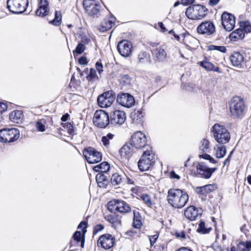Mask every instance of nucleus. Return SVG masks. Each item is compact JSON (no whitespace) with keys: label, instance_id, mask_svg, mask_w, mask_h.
I'll return each mask as SVG.
<instances>
[{"label":"nucleus","instance_id":"obj_1","mask_svg":"<svg viewBox=\"0 0 251 251\" xmlns=\"http://www.w3.org/2000/svg\"><path fill=\"white\" fill-rule=\"evenodd\" d=\"M167 200L171 206L175 208H182L187 203L189 196L185 191L179 189H170Z\"/></svg>","mask_w":251,"mask_h":251},{"label":"nucleus","instance_id":"obj_2","mask_svg":"<svg viewBox=\"0 0 251 251\" xmlns=\"http://www.w3.org/2000/svg\"><path fill=\"white\" fill-rule=\"evenodd\" d=\"M212 132L215 140L219 144L227 143L230 139V135L226 127L219 124H215L212 128Z\"/></svg>","mask_w":251,"mask_h":251},{"label":"nucleus","instance_id":"obj_3","mask_svg":"<svg viewBox=\"0 0 251 251\" xmlns=\"http://www.w3.org/2000/svg\"><path fill=\"white\" fill-rule=\"evenodd\" d=\"M155 161V156L153 153L151 147H149L143 152L140 159L138 163V166L141 171H146L152 166Z\"/></svg>","mask_w":251,"mask_h":251},{"label":"nucleus","instance_id":"obj_4","mask_svg":"<svg viewBox=\"0 0 251 251\" xmlns=\"http://www.w3.org/2000/svg\"><path fill=\"white\" fill-rule=\"evenodd\" d=\"M206 11L207 9L205 6L197 4L188 7L185 14L189 19L197 20L204 17L206 14Z\"/></svg>","mask_w":251,"mask_h":251},{"label":"nucleus","instance_id":"obj_5","mask_svg":"<svg viewBox=\"0 0 251 251\" xmlns=\"http://www.w3.org/2000/svg\"><path fill=\"white\" fill-rule=\"evenodd\" d=\"M245 109L244 102L239 97H235L231 99L229 103V109L232 116H242L244 113Z\"/></svg>","mask_w":251,"mask_h":251},{"label":"nucleus","instance_id":"obj_6","mask_svg":"<svg viewBox=\"0 0 251 251\" xmlns=\"http://www.w3.org/2000/svg\"><path fill=\"white\" fill-rule=\"evenodd\" d=\"M20 137L19 130L15 128H3L0 130V142H13Z\"/></svg>","mask_w":251,"mask_h":251},{"label":"nucleus","instance_id":"obj_7","mask_svg":"<svg viewBox=\"0 0 251 251\" xmlns=\"http://www.w3.org/2000/svg\"><path fill=\"white\" fill-rule=\"evenodd\" d=\"M28 5V0H7L9 10L13 13L21 14L25 12Z\"/></svg>","mask_w":251,"mask_h":251},{"label":"nucleus","instance_id":"obj_8","mask_svg":"<svg viewBox=\"0 0 251 251\" xmlns=\"http://www.w3.org/2000/svg\"><path fill=\"white\" fill-rule=\"evenodd\" d=\"M108 209L111 212L116 211L126 213L130 211L131 208L129 205L124 201L114 200L108 203Z\"/></svg>","mask_w":251,"mask_h":251},{"label":"nucleus","instance_id":"obj_9","mask_svg":"<svg viewBox=\"0 0 251 251\" xmlns=\"http://www.w3.org/2000/svg\"><path fill=\"white\" fill-rule=\"evenodd\" d=\"M110 122L108 114L102 110L96 111L93 117V123L95 126L100 128L105 127Z\"/></svg>","mask_w":251,"mask_h":251},{"label":"nucleus","instance_id":"obj_10","mask_svg":"<svg viewBox=\"0 0 251 251\" xmlns=\"http://www.w3.org/2000/svg\"><path fill=\"white\" fill-rule=\"evenodd\" d=\"M83 154L88 163L90 164L97 163L102 159L101 152L91 147L85 149L83 151Z\"/></svg>","mask_w":251,"mask_h":251},{"label":"nucleus","instance_id":"obj_11","mask_svg":"<svg viewBox=\"0 0 251 251\" xmlns=\"http://www.w3.org/2000/svg\"><path fill=\"white\" fill-rule=\"evenodd\" d=\"M115 99V97L113 94V92L107 91L98 97V104L101 107H107L113 103Z\"/></svg>","mask_w":251,"mask_h":251},{"label":"nucleus","instance_id":"obj_12","mask_svg":"<svg viewBox=\"0 0 251 251\" xmlns=\"http://www.w3.org/2000/svg\"><path fill=\"white\" fill-rule=\"evenodd\" d=\"M147 141L146 136L141 131L134 132L131 138V144L137 149L144 147L147 144Z\"/></svg>","mask_w":251,"mask_h":251},{"label":"nucleus","instance_id":"obj_13","mask_svg":"<svg viewBox=\"0 0 251 251\" xmlns=\"http://www.w3.org/2000/svg\"><path fill=\"white\" fill-rule=\"evenodd\" d=\"M222 25L227 31H231L235 25V17L231 14L224 12L221 16Z\"/></svg>","mask_w":251,"mask_h":251},{"label":"nucleus","instance_id":"obj_14","mask_svg":"<svg viewBox=\"0 0 251 251\" xmlns=\"http://www.w3.org/2000/svg\"><path fill=\"white\" fill-rule=\"evenodd\" d=\"M115 242V237L110 234H105L100 236L98 240L97 244L105 250L112 248Z\"/></svg>","mask_w":251,"mask_h":251},{"label":"nucleus","instance_id":"obj_15","mask_svg":"<svg viewBox=\"0 0 251 251\" xmlns=\"http://www.w3.org/2000/svg\"><path fill=\"white\" fill-rule=\"evenodd\" d=\"M132 47V44L130 41L123 40L118 44L117 50L122 56L127 57L131 54Z\"/></svg>","mask_w":251,"mask_h":251},{"label":"nucleus","instance_id":"obj_16","mask_svg":"<svg viewBox=\"0 0 251 251\" xmlns=\"http://www.w3.org/2000/svg\"><path fill=\"white\" fill-rule=\"evenodd\" d=\"M83 6L87 13L90 15H95L99 13L101 6L94 0H84Z\"/></svg>","mask_w":251,"mask_h":251},{"label":"nucleus","instance_id":"obj_17","mask_svg":"<svg viewBox=\"0 0 251 251\" xmlns=\"http://www.w3.org/2000/svg\"><path fill=\"white\" fill-rule=\"evenodd\" d=\"M117 101L120 105L126 108H130L135 104L134 97L128 93L119 94Z\"/></svg>","mask_w":251,"mask_h":251},{"label":"nucleus","instance_id":"obj_18","mask_svg":"<svg viewBox=\"0 0 251 251\" xmlns=\"http://www.w3.org/2000/svg\"><path fill=\"white\" fill-rule=\"evenodd\" d=\"M197 31L199 33L210 35L215 32V27L212 22L206 21L198 26Z\"/></svg>","mask_w":251,"mask_h":251},{"label":"nucleus","instance_id":"obj_19","mask_svg":"<svg viewBox=\"0 0 251 251\" xmlns=\"http://www.w3.org/2000/svg\"><path fill=\"white\" fill-rule=\"evenodd\" d=\"M197 173L203 178H209L212 174L217 170V168H210L203 163H199L196 167Z\"/></svg>","mask_w":251,"mask_h":251},{"label":"nucleus","instance_id":"obj_20","mask_svg":"<svg viewBox=\"0 0 251 251\" xmlns=\"http://www.w3.org/2000/svg\"><path fill=\"white\" fill-rule=\"evenodd\" d=\"M126 119V113L123 111L115 110L110 115V121L113 125H121Z\"/></svg>","mask_w":251,"mask_h":251},{"label":"nucleus","instance_id":"obj_21","mask_svg":"<svg viewBox=\"0 0 251 251\" xmlns=\"http://www.w3.org/2000/svg\"><path fill=\"white\" fill-rule=\"evenodd\" d=\"M201 210L198 209L193 205L188 207L184 211L185 216L191 221L195 220L201 215Z\"/></svg>","mask_w":251,"mask_h":251},{"label":"nucleus","instance_id":"obj_22","mask_svg":"<svg viewBox=\"0 0 251 251\" xmlns=\"http://www.w3.org/2000/svg\"><path fill=\"white\" fill-rule=\"evenodd\" d=\"M49 3L47 0H40L39 8L36 11V14L43 17L47 15L49 12Z\"/></svg>","mask_w":251,"mask_h":251},{"label":"nucleus","instance_id":"obj_23","mask_svg":"<svg viewBox=\"0 0 251 251\" xmlns=\"http://www.w3.org/2000/svg\"><path fill=\"white\" fill-rule=\"evenodd\" d=\"M145 114L141 109H134L130 113V118L133 123L140 124L143 122Z\"/></svg>","mask_w":251,"mask_h":251},{"label":"nucleus","instance_id":"obj_24","mask_svg":"<svg viewBox=\"0 0 251 251\" xmlns=\"http://www.w3.org/2000/svg\"><path fill=\"white\" fill-rule=\"evenodd\" d=\"M226 148L223 145H216L213 148V154L217 158H221L226 154Z\"/></svg>","mask_w":251,"mask_h":251},{"label":"nucleus","instance_id":"obj_25","mask_svg":"<svg viewBox=\"0 0 251 251\" xmlns=\"http://www.w3.org/2000/svg\"><path fill=\"white\" fill-rule=\"evenodd\" d=\"M230 59L233 66H239L243 63L244 57L239 52H235L230 56Z\"/></svg>","mask_w":251,"mask_h":251},{"label":"nucleus","instance_id":"obj_26","mask_svg":"<svg viewBox=\"0 0 251 251\" xmlns=\"http://www.w3.org/2000/svg\"><path fill=\"white\" fill-rule=\"evenodd\" d=\"M182 36L183 38L182 43L187 47H191L193 45H197L198 42L196 38L187 33L183 34Z\"/></svg>","mask_w":251,"mask_h":251},{"label":"nucleus","instance_id":"obj_27","mask_svg":"<svg viewBox=\"0 0 251 251\" xmlns=\"http://www.w3.org/2000/svg\"><path fill=\"white\" fill-rule=\"evenodd\" d=\"M132 151L130 147L127 145H124L120 150V153L123 159H127L131 155Z\"/></svg>","mask_w":251,"mask_h":251},{"label":"nucleus","instance_id":"obj_28","mask_svg":"<svg viewBox=\"0 0 251 251\" xmlns=\"http://www.w3.org/2000/svg\"><path fill=\"white\" fill-rule=\"evenodd\" d=\"M115 25V23L112 20H104L99 26V30L101 32H104L111 29Z\"/></svg>","mask_w":251,"mask_h":251},{"label":"nucleus","instance_id":"obj_29","mask_svg":"<svg viewBox=\"0 0 251 251\" xmlns=\"http://www.w3.org/2000/svg\"><path fill=\"white\" fill-rule=\"evenodd\" d=\"M199 64L201 66L207 71H214L218 73L220 72V69L219 67H215L213 64L208 61H203L200 62Z\"/></svg>","mask_w":251,"mask_h":251},{"label":"nucleus","instance_id":"obj_30","mask_svg":"<svg viewBox=\"0 0 251 251\" xmlns=\"http://www.w3.org/2000/svg\"><path fill=\"white\" fill-rule=\"evenodd\" d=\"M23 115L20 110H14L9 115V119L13 122L18 123L22 119Z\"/></svg>","mask_w":251,"mask_h":251},{"label":"nucleus","instance_id":"obj_31","mask_svg":"<svg viewBox=\"0 0 251 251\" xmlns=\"http://www.w3.org/2000/svg\"><path fill=\"white\" fill-rule=\"evenodd\" d=\"M245 36V32L241 27L232 32L230 34V38L231 40L236 41L243 39Z\"/></svg>","mask_w":251,"mask_h":251},{"label":"nucleus","instance_id":"obj_32","mask_svg":"<svg viewBox=\"0 0 251 251\" xmlns=\"http://www.w3.org/2000/svg\"><path fill=\"white\" fill-rule=\"evenodd\" d=\"M110 169L109 164L106 162H103L99 165L95 166L93 170L96 172L106 173Z\"/></svg>","mask_w":251,"mask_h":251},{"label":"nucleus","instance_id":"obj_33","mask_svg":"<svg viewBox=\"0 0 251 251\" xmlns=\"http://www.w3.org/2000/svg\"><path fill=\"white\" fill-rule=\"evenodd\" d=\"M153 54L158 60L164 59L167 56V53L162 47L157 48L154 50Z\"/></svg>","mask_w":251,"mask_h":251},{"label":"nucleus","instance_id":"obj_34","mask_svg":"<svg viewBox=\"0 0 251 251\" xmlns=\"http://www.w3.org/2000/svg\"><path fill=\"white\" fill-rule=\"evenodd\" d=\"M83 234L80 231H77L73 235V238L75 241L78 243L80 242L81 248H83L84 245V236Z\"/></svg>","mask_w":251,"mask_h":251},{"label":"nucleus","instance_id":"obj_35","mask_svg":"<svg viewBox=\"0 0 251 251\" xmlns=\"http://www.w3.org/2000/svg\"><path fill=\"white\" fill-rule=\"evenodd\" d=\"M239 251H250L251 249V242H241L237 245Z\"/></svg>","mask_w":251,"mask_h":251},{"label":"nucleus","instance_id":"obj_36","mask_svg":"<svg viewBox=\"0 0 251 251\" xmlns=\"http://www.w3.org/2000/svg\"><path fill=\"white\" fill-rule=\"evenodd\" d=\"M62 15L60 11H56L55 13V17L53 20L50 21L49 23L55 26H58L61 23Z\"/></svg>","mask_w":251,"mask_h":251},{"label":"nucleus","instance_id":"obj_37","mask_svg":"<svg viewBox=\"0 0 251 251\" xmlns=\"http://www.w3.org/2000/svg\"><path fill=\"white\" fill-rule=\"evenodd\" d=\"M142 226L141 217L138 213L134 212L133 226L136 228H140Z\"/></svg>","mask_w":251,"mask_h":251},{"label":"nucleus","instance_id":"obj_38","mask_svg":"<svg viewBox=\"0 0 251 251\" xmlns=\"http://www.w3.org/2000/svg\"><path fill=\"white\" fill-rule=\"evenodd\" d=\"M123 177L122 176L118 173H115L112 175L111 178V183L115 185L120 184L122 181Z\"/></svg>","mask_w":251,"mask_h":251},{"label":"nucleus","instance_id":"obj_39","mask_svg":"<svg viewBox=\"0 0 251 251\" xmlns=\"http://www.w3.org/2000/svg\"><path fill=\"white\" fill-rule=\"evenodd\" d=\"M115 136L114 134L112 133H108L106 136H104L101 138V142L104 146H108L110 144V141L112 140Z\"/></svg>","mask_w":251,"mask_h":251},{"label":"nucleus","instance_id":"obj_40","mask_svg":"<svg viewBox=\"0 0 251 251\" xmlns=\"http://www.w3.org/2000/svg\"><path fill=\"white\" fill-rule=\"evenodd\" d=\"M200 150L202 152H206L208 151L209 149V142L207 139H203L201 141V144L200 146Z\"/></svg>","mask_w":251,"mask_h":251},{"label":"nucleus","instance_id":"obj_41","mask_svg":"<svg viewBox=\"0 0 251 251\" xmlns=\"http://www.w3.org/2000/svg\"><path fill=\"white\" fill-rule=\"evenodd\" d=\"M210 229L211 228H206L205 227V223L202 221H201L197 230L200 233H206L209 232Z\"/></svg>","mask_w":251,"mask_h":251},{"label":"nucleus","instance_id":"obj_42","mask_svg":"<svg viewBox=\"0 0 251 251\" xmlns=\"http://www.w3.org/2000/svg\"><path fill=\"white\" fill-rule=\"evenodd\" d=\"M141 199L148 206L151 207L152 205L151 197L148 194H142L141 196Z\"/></svg>","mask_w":251,"mask_h":251},{"label":"nucleus","instance_id":"obj_43","mask_svg":"<svg viewBox=\"0 0 251 251\" xmlns=\"http://www.w3.org/2000/svg\"><path fill=\"white\" fill-rule=\"evenodd\" d=\"M241 28L243 29V31L247 33L251 32V25L249 21H246L241 23Z\"/></svg>","mask_w":251,"mask_h":251},{"label":"nucleus","instance_id":"obj_44","mask_svg":"<svg viewBox=\"0 0 251 251\" xmlns=\"http://www.w3.org/2000/svg\"><path fill=\"white\" fill-rule=\"evenodd\" d=\"M209 50H217L221 52L225 53L226 51V49L225 46H219L215 45H211L209 47Z\"/></svg>","mask_w":251,"mask_h":251},{"label":"nucleus","instance_id":"obj_45","mask_svg":"<svg viewBox=\"0 0 251 251\" xmlns=\"http://www.w3.org/2000/svg\"><path fill=\"white\" fill-rule=\"evenodd\" d=\"M149 55L145 52L140 53L138 56V60L140 63L147 62L149 60Z\"/></svg>","mask_w":251,"mask_h":251},{"label":"nucleus","instance_id":"obj_46","mask_svg":"<svg viewBox=\"0 0 251 251\" xmlns=\"http://www.w3.org/2000/svg\"><path fill=\"white\" fill-rule=\"evenodd\" d=\"M36 128L39 131L44 132L45 131V121L40 120L36 123Z\"/></svg>","mask_w":251,"mask_h":251},{"label":"nucleus","instance_id":"obj_47","mask_svg":"<svg viewBox=\"0 0 251 251\" xmlns=\"http://www.w3.org/2000/svg\"><path fill=\"white\" fill-rule=\"evenodd\" d=\"M85 50V47L82 43H79L76 47L75 50L73 51L74 53H76L78 54L82 53Z\"/></svg>","mask_w":251,"mask_h":251},{"label":"nucleus","instance_id":"obj_48","mask_svg":"<svg viewBox=\"0 0 251 251\" xmlns=\"http://www.w3.org/2000/svg\"><path fill=\"white\" fill-rule=\"evenodd\" d=\"M158 236L159 234L157 232H156V234L154 235L148 236L151 246H153L154 244L156 241L158 239Z\"/></svg>","mask_w":251,"mask_h":251},{"label":"nucleus","instance_id":"obj_49","mask_svg":"<svg viewBox=\"0 0 251 251\" xmlns=\"http://www.w3.org/2000/svg\"><path fill=\"white\" fill-rule=\"evenodd\" d=\"M96 76V72L95 69H91L90 70V73L87 76V79L88 80H91L95 78Z\"/></svg>","mask_w":251,"mask_h":251},{"label":"nucleus","instance_id":"obj_50","mask_svg":"<svg viewBox=\"0 0 251 251\" xmlns=\"http://www.w3.org/2000/svg\"><path fill=\"white\" fill-rule=\"evenodd\" d=\"M87 223L85 221L81 222L78 226V228L82 229V231L83 234L86 232V228L87 227Z\"/></svg>","mask_w":251,"mask_h":251},{"label":"nucleus","instance_id":"obj_51","mask_svg":"<svg viewBox=\"0 0 251 251\" xmlns=\"http://www.w3.org/2000/svg\"><path fill=\"white\" fill-rule=\"evenodd\" d=\"M7 104L3 102H0V120L1 118V114L7 110Z\"/></svg>","mask_w":251,"mask_h":251},{"label":"nucleus","instance_id":"obj_52","mask_svg":"<svg viewBox=\"0 0 251 251\" xmlns=\"http://www.w3.org/2000/svg\"><path fill=\"white\" fill-rule=\"evenodd\" d=\"M170 177L171 179L179 180L181 178L180 176L176 173L174 171H172L170 173Z\"/></svg>","mask_w":251,"mask_h":251},{"label":"nucleus","instance_id":"obj_53","mask_svg":"<svg viewBox=\"0 0 251 251\" xmlns=\"http://www.w3.org/2000/svg\"><path fill=\"white\" fill-rule=\"evenodd\" d=\"M205 190V194L210 193L214 190V186L212 184H208L203 186Z\"/></svg>","mask_w":251,"mask_h":251},{"label":"nucleus","instance_id":"obj_54","mask_svg":"<svg viewBox=\"0 0 251 251\" xmlns=\"http://www.w3.org/2000/svg\"><path fill=\"white\" fill-rule=\"evenodd\" d=\"M104 227L102 225H98L96 226H95L94 230H93V233L94 234H97L98 232L101 231L103 229Z\"/></svg>","mask_w":251,"mask_h":251},{"label":"nucleus","instance_id":"obj_55","mask_svg":"<svg viewBox=\"0 0 251 251\" xmlns=\"http://www.w3.org/2000/svg\"><path fill=\"white\" fill-rule=\"evenodd\" d=\"M196 192L198 194H199L201 195H205V190L204 189V186L197 187L196 188Z\"/></svg>","mask_w":251,"mask_h":251},{"label":"nucleus","instance_id":"obj_56","mask_svg":"<svg viewBox=\"0 0 251 251\" xmlns=\"http://www.w3.org/2000/svg\"><path fill=\"white\" fill-rule=\"evenodd\" d=\"M96 67L100 74L103 72V67L101 63L98 62H97L96 64Z\"/></svg>","mask_w":251,"mask_h":251},{"label":"nucleus","instance_id":"obj_57","mask_svg":"<svg viewBox=\"0 0 251 251\" xmlns=\"http://www.w3.org/2000/svg\"><path fill=\"white\" fill-rule=\"evenodd\" d=\"M120 81L121 83H122L123 82L126 84H128L130 83V79L129 78L128 76L127 75H125L124 77H123L121 79Z\"/></svg>","mask_w":251,"mask_h":251},{"label":"nucleus","instance_id":"obj_58","mask_svg":"<svg viewBox=\"0 0 251 251\" xmlns=\"http://www.w3.org/2000/svg\"><path fill=\"white\" fill-rule=\"evenodd\" d=\"M78 62L81 65H86L87 64V61L85 57H81L79 59Z\"/></svg>","mask_w":251,"mask_h":251},{"label":"nucleus","instance_id":"obj_59","mask_svg":"<svg viewBox=\"0 0 251 251\" xmlns=\"http://www.w3.org/2000/svg\"><path fill=\"white\" fill-rule=\"evenodd\" d=\"M96 180L99 182V181H101L105 179L104 176L102 174H98L96 176Z\"/></svg>","mask_w":251,"mask_h":251},{"label":"nucleus","instance_id":"obj_60","mask_svg":"<svg viewBox=\"0 0 251 251\" xmlns=\"http://www.w3.org/2000/svg\"><path fill=\"white\" fill-rule=\"evenodd\" d=\"M194 0H181V3L185 5L192 4Z\"/></svg>","mask_w":251,"mask_h":251},{"label":"nucleus","instance_id":"obj_61","mask_svg":"<svg viewBox=\"0 0 251 251\" xmlns=\"http://www.w3.org/2000/svg\"><path fill=\"white\" fill-rule=\"evenodd\" d=\"M176 236L178 237H180L181 238L184 239L186 237L185 234V233L183 231H181V232H177V233H176Z\"/></svg>","mask_w":251,"mask_h":251},{"label":"nucleus","instance_id":"obj_62","mask_svg":"<svg viewBox=\"0 0 251 251\" xmlns=\"http://www.w3.org/2000/svg\"><path fill=\"white\" fill-rule=\"evenodd\" d=\"M199 156L200 158H202L203 159L208 160L209 158L210 157V155L207 154V153H204L202 154H199Z\"/></svg>","mask_w":251,"mask_h":251},{"label":"nucleus","instance_id":"obj_63","mask_svg":"<svg viewBox=\"0 0 251 251\" xmlns=\"http://www.w3.org/2000/svg\"><path fill=\"white\" fill-rule=\"evenodd\" d=\"M158 25L161 28L162 32H165L167 31V29H166L165 26L163 24L162 22H159Z\"/></svg>","mask_w":251,"mask_h":251},{"label":"nucleus","instance_id":"obj_64","mask_svg":"<svg viewBox=\"0 0 251 251\" xmlns=\"http://www.w3.org/2000/svg\"><path fill=\"white\" fill-rule=\"evenodd\" d=\"M219 1L220 0H209V4L211 6H214L216 5Z\"/></svg>","mask_w":251,"mask_h":251}]
</instances>
